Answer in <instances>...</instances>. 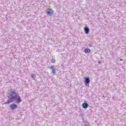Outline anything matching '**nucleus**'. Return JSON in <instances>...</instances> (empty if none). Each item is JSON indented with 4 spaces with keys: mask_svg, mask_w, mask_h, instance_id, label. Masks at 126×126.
<instances>
[{
    "mask_svg": "<svg viewBox=\"0 0 126 126\" xmlns=\"http://www.w3.org/2000/svg\"><path fill=\"white\" fill-rule=\"evenodd\" d=\"M98 63H101V61H98Z\"/></svg>",
    "mask_w": 126,
    "mask_h": 126,
    "instance_id": "4468645a",
    "label": "nucleus"
},
{
    "mask_svg": "<svg viewBox=\"0 0 126 126\" xmlns=\"http://www.w3.org/2000/svg\"><path fill=\"white\" fill-rule=\"evenodd\" d=\"M51 62L52 63H56V60L54 59L51 60Z\"/></svg>",
    "mask_w": 126,
    "mask_h": 126,
    "instance_id": "9d476101",
    "label": "nucleus"
},
{
    "mask_svg": "<svg viewBox=\"0 0 126 126\" xmlns=\"http://www.w3.org/2000/svg\"><path fill=\"white\" fill-rule=\"evenodd\" d=\"M11 102H12V100L10 101V100H8L7 101H6L5 104H9V103H11Z\"/></svg>",
    "mask_w": 126,
    "mask_h": 126,
    "instance_id": "9b49d317",
    "label": "nucleus"
},
{
    "mask_svg": "<svg viewBox=\"0 0 126 126\" xmlns=\"http://www.w3.org/2000/svg\"><path fill=\"white\" fill-rule=\"evenodd\" d=\"M50 68L52 69V72L54 73V74H56V69L54 68V66H51Z\"/></svg>",
    "mask_w": 126,
    "mask_h": 126,
    "instance_id": "1a4fd4ad",
    "label": "nucleus"
},
{
    "mask_svg": "<svg viewBox=\"0 0 126 126\" xmlns=\"http://www.w3.org/2000/svg\"><path fill=\"white\" fill-rule=\"evenodd\" d=\"M85 82L86 84H88L90 82V79L89 77H86L85 78Z\"/></svg>",
    "mask_w": 126,
    "mask_h": 126,
    "instance_id": "423d86ee",
    "label": "nucleus"
},
{
    "mask_svg": "<svg viewBox=\"0 0 126 126\" xmlns=\"http://www.w3.org/2000/svg\"><path fill=\"white\" fill-rule=\"evenodd\" d=\"M93 45H92V44L89 45V47H93Z\"/></svg>",
    "mask_w": 126,
    "mask_h": 126,
    "instance_id": "ddd939ff",
    "label": "nucleus"
},
{
    "mask_svg": "<svg viewBox=\"0 0 126 126\" xmlns=\"http://www.w3.org/2000/svg\"><path fill=\"white\" fill-rule=\"evenodd\" d=\"M48 10L49 11L46 12L47 14H53L54 13L53 12V9L48 8Z\"/></svg>",
    "mask_w": 126,
    "mask_h": 126,
    "instance_id": "20e7f679",
    "label": "nucleus"
},
{
    "mask_svg": "<svg viewBox=\"0 0 126 126\" xmlns=\"http://www.w3.org/2000/svg\"><path fill=\"white\" fill-rule=\"evenodd\" d=\"M84 52L86 53V54H90V53H91V50H90L89 48H86L84 50Z\"/></svg>",
    "mask_w": 126,
    "mask_h": 126,
    "instance_id": "39448f33",
    "label": "nucleus"
},
{
    "mask_svg": "<svg viewBox=\"0 0 126 126\" xmlns=\"http://www.w3.org/2000/svg\"><path fill=\"white\" fill-rule=\"evenodd\" d=\"M120 61H121V62H123V60H122V59H120Z\"/></svg>",
    "mask_w": 126,
    "mask_h": 126,
    "instance_id": "2eb2a0df",
    "label": "nucleus"
},
{
    "mask_svg": "<svg viewBox=\"0 0 126 126\" xmlns=\"http://www.w3.org/2000/svg\"><path fill=\"white\" fill-rule=\"evenodd\" d=\"M32 78H35L36 77V74H33L32 75Z\"/></svg>",
    "mask_w": 126,
    "mask_h": 126,
    "instance_id": "f8f14e48",
    "label": "nucleus"
},
{
    "mask_svg": "<svg viewBox=\"0 0 126 126\" xmlns=\"http://www.w3.org/2000/svg\"><path fill=\"white\" fill-rule=\"evenodd\" d=\"M82 106L84 109H87V108H88V104L87 103H84L82 104Z\"/></svg>",
    "mask_w": 126,
    "mask_h": 126,
    "instance_id": "0eeeda50",
    "label": "nucleus"
},
{
    "mask_svg": "<svg viewBox=\"0 0 126 126\" xmlns=\"http://www.w3.org/2000/svg\"><path fill=\"white\" fill-rule=\"evenodd\" d=\"M14 94H15V91L14 90H12L11 91V93L10 94V96L11 97H12V98H11L12 100L13 99H16V97L15 96H13V95H14Z\"/></svg>",
    "mask_w": 126,
    "mask_h": 126,
    "instance_id": "f257e3e1",
    "label": "nucleus"
},
{
    "mask_svg": "<svg viewBox=\"0 0 126 126\" xmlns=\"http://www.w3.org/2000/svg\"><path fill=\"white\" fill-rule=\"evenodd\" d=\"M10 108H11V110H14L15 109L17 108V105L12 104L10 105Z\"/></svg>",
    "mask_w": 126,
    "mask_h": 126,
    "instance_id": "f03ea898",
    "label": "nucleus"
},
{
    "mask_svg": "<svg viewBox=\"0 0 126 126\" xmlns=\"http://www.w3.org/2000/svg\"><path fill=\"white\" fill-rule=\"evenodd\" d=\"M84 31L86 34H88L89 33V29L87 27L84 28Z\"/></svg>",
    "mask_w": 126,
    "mask_h": 126,
    "instance_id": "6e6552de",
    "label": "nucleus"
},
{
    "mask_svg": "<svg viewBox=\"0 0 126 126\" xmlns=\"http://www.w3.org/2000/svg\"><path fill=\"white\" fill-rule=\"evenodd\" d=\"M16 99L17 100V103H18V104L20 103L22 101L21 100V97L19 96V94H18V96L16 97Z\"/></svg>",
    "mask_w": 126,
    "mask_h": 126,
    "instance_id": "7ed1b4c3",
    "label": "nucleus"
}]
</instances>
